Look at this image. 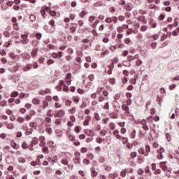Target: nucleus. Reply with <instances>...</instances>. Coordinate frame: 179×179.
Returning <instances> with one entry per match:
<instances>
[{
    "mask_svg": "<svg viewBox=\"0 0 179 179\" xmlns=\"http://www.w3.org/2000/svg\"><path fill=\"white\" fill-rule=\"evenodd\" d=\"M113 134L114 136H115L116 139L117 141H123L124 143H127V141H128V138L127 137H122L121 135H120V130L115 129L113 131Z\"/></svg>",
    "mask_w": 179,
    "mask_h": 179,
    "instance_id": "nucleus-1",
    "label": "nucleus"
},
{
    "mask_svg": "<svg viewBox=\"0 0 179 179\" xmlns=\"http://www.w3.org/2000/svg\"><path fill=\"white\" fill-rule=\"evenodd\" d=\"M29 34H24L21 35V43L24 45L29 44Z\"/></svg>",
    "mask_w": 179,
    "mask_h": 179,
    "instance_id": "nucleus-2",
    "label": "nucleus"
},
{
    "mask_svg": "<svg viewBox=\"0 0 179 179\" xmlns=\"http://www.w3.org/2000/svg\"><path fill=\"white\" fill-rule=\"evenodd\" d=\"M164 152V148H163L162 147H160L159 149L158 150H157V157L159 160H162L163 159V153Z\"/></svg>",
    "mask_w": 179,
    "mask_h": 179,
    "instance_id": "nucleus-3",
    "label": "nucleus"
},
{
    "mask_svg": "<svg viewBox=\"0 0 179 179\" xmlns=\"http://www.w3.org/2000/svg\"><path fill=\"white\" fill-rule=\"evenodd\" d=\"M57 118H62L63 117H65V110H59L57 113L55 114V117Z\"/></svg>",
    "mask_w": 179,
    "mask_h": 179,
    "instance_id": "nucleus-4",
    "label": "nucleus"
},
{
    "mask_svg": "<svg viewBox=\"0 0 179 179\" xmlns=\"http://www.w3.org/2000/svg\"><path fill=\"white\" fill-rule=\"evenodd\" d=\"M31 68H33V65L27 64L25 66L22 68V71H24V72H28V71H30Z\"/></svg>",
    "mask_w": 179,
    "mask_h": 179,
    "instance_id": "nucleus-5",
    "label": "nucleus"
},
{
    "mask_svg": "<svg viewBox=\"0 0 179 179\" xmlns=\"http://www.w3.org/2000/svg\"><path fill=\"white\" fill-rule=\"evenodd\" d=\"M90 121H92V117L88 115V116L85 117V120L83 122V124L85 126L89 125Z\"/></svg>",
    "mask_w": 179,
    "mask_h": 179,
    "instance_id": "nucleus-6",
    "label": "nucleus"
},
{
    "mask_svg": "<svg viewBox=\"0 0 179 179\" xmlns=\"http://www.w3.org/2000/svg\"><path fill=\"white\" fill-rule=\"evenodd\" d=\"M72 76V74H71V73H69L67 74V76L66 78V85H71V82H72V80H71V77Z\"/></svg>",
    "mask_w": 179,
    "mask_h": 179,
    "instance_id": "nucleus-7",
    "label": "nucleus"
},
{
    "mask_svg": "<svg viewBox=\"0 0 179 179\" xmlns=\"http://www.w3.org/2000/svg\"><path fill=\"white\" fill-rule=\"evenodd\" d=\"M66 136L69 141H71V142H75V141H76V138H75V136L71 134L70 133H67Z\"/></svg>",
    "mask_w": 179,
    "mask_h": 179,
    "instance_id": "nucleus-8",
    "label": "nucleus"
},
{
    "mask_svg": "<svg viewBox=\"0 0 179 179\" xmlns=\"http://www.w3.org/2000/svg\"><path fill=\"white\" fill-rule=\"evenodd\" d=\"M22 58H24V59H26L27 61H30V58H31V56L29 53H23L22 55Z\"/></svg>",
    "mask_w": 179,
    "mask_h": 179,
    "instance_id": "nucleus-9",
    "label": "nucleus"
},
{
    "mask_svg": "<svg viewBox=\"0 0 179 179\" xmlns=\"http://www.w3.org/2000/svg\"><path fill=\"white\" fill-rule=\"evenodd\" d=\"M160 169H162L163 171H167V166H166V162L160 163Z\"/></svg>",
    "mask_w": 179,
    "mask_h": 179,
    "instance_id": "nucleus-10",
    "label": "nucleus"
},
{
    "mask_svg": "<svg viewBox=\"0 0 179 179\" xmlns=\"http://www.w3.org/2000/svg\"><path fill=\"white\" fill-rule=\"evenodd\" d=\"M46 115L48 117H55V114H54V110H48L46 113Z\"/></svg>",
    "mask_w": 179,
    "mask_h": 179,
    "instance_id": "nucleus-11",
    "label": "nucleus"
},
{
    "mask_svg": "<svg viewBox=\"0 0 179 179\" xmlns=\"http://www.w3.org/2000/svg\"><path fill=\"white\" fill-rule=\"evenodd\" d=\"M10 145L13 148V149H15V150H17V149H19V148H20L19 144L15 143V141H11Z\"/></svg>",
    "mask_w": 179,
    "mask_h": 179,
    "instance_id": "nucleus-12",
    "label": "nucleus"
},
{
    "mask_svg": "<svg viewBox=\"0 0 179 179\" xmlns=\"http://www.w3.org/2000/svg\"><path fill=\"white\" fill-rule=\"evenodd\" d=\"M108 75H111L113 73V69H114V63H112L109 66H108Z\"/></svg>",
    "mask_w": 179,
    "mask_h": 179,
    "instance_id": "nucleus-13",
    "label": "nucleus"
},
{
    "mask_svg": "<svg viewBox=\"0 0 179 179\" xmlns=\"http://www.w3.org/2000/svg\"><path fill=\"white\" fill-rule=\"evenodd\" d=\"M138 152L141 155H143L145 156H149V153L146 152V151L145 150V149L143 148H140L138 150Z\"/></svg>",
    "mask_w": 179,
    "mask_h": 179,
    "instance_id": "nucleus-14",
    "label": "nucleus"
},
{
    "mask_svg": "<svg viewBox=\"0 0 179 179\" xmlns=\"http://www.w3.org/2000/svg\"><path fill=\"white\" fill-rule=\"evenodd\" d=\"M110 118H113V120H117L118 118V114L115 113H111L109 114Z\"/></svg>",
    "mask_w": 179,
    "mask_h": 179,
    "instance_id": "nucleus-15",
    "label": "nucleus"
},
{
    "mask_svg": "<svg viewBox=\"0 0 179 179\" xmlns=\"http://www.w3.org/2000/svg\"><path fill=\"white\" fill-rule=\"evenodd\" d=\"M62 164H64V166H67V167H69V162L67 159H63L61 161Z\"/></svg>",
    "mask_w": 179,
    "mask_h": 179,
    "instance_id": "nucleus-16",
    "label": "nucleus"
},
{
    "mask_svg": "<svg viewBox=\"0 0 179 179\" xmlns=\"http://www.w3.org/2000/svg\"><path fill=\"white\" fill-rule=\"evenodd\" d=\"M38 52V49L32 50V52H31L32 58H36V57H37Z\"/></svg>",
    "mask_w": 179,
    "mask_h": 179,
    "instance_id": "nucleus-17",
    "label": "nucleus"
},
{
    "mask_svg": "<svg viewBox=\"0 0 179 179\" xmlns=\"http://www.w3.org/2000/svg\"><path fill=\"white\" fill-rule=\"evenodd\" d=\"M117 38L116 39V41H117V43H121V38H122L124 37V34H118L117 35Z\"/></svg>",
    "mask_w": 179,
    "mask_h": 179,
    "instance_id": "nucleus-18",
    "label": "nucleus"
},
{
    "mask_svg": "<svg viewBox=\"0 0 179 179\" xmlns=\"http://www.w3.org/2000/svg\"><path fill=\"white\" fill-rule=\"evenodd\" d=\"M32 103L33 104L38 106V104H40V99L38 98H34L32 99Z\"/></svg>",
    "mask_w": 179,
    "mask_h": 179,
    "instance_id": "nucleus-19",
    "label": "nucleus"
},
{
    "mask_svg": "<svg viewBox=\"0 0 179 179\" xmlns=\"http://www.w3.org/2000/svg\"><path fill=\"white\" fill-rule=\"evenodd\" d=\"M74 162L76 164H80L82 162V160L80 159V157H76V158H74Z\"/></svg>",
    "mask_w": 179,
    "mask_h": 179,
    "instance_id": "nucleus-20",
    "label": "nucleus"
},
{
    "mask_svg": "<svg viewBox=\"0 0 179 179\" xmlns=\"http://www.w3.org/2000/svg\"><path fill=\"white\" fill-rule=\"evenodd\" d=\"M45 122H47L48 127H51V122H52L51 118H50V117H45Z\"/></svg>",
    "mask_w": 179,
    "mask_h": 179,
    "instance_id": "nucleus-21",
    "label": "nucleus"
},
{
    "mask_svg": "<svg viewBox=\"0 0 179 179\" xmlns=\"http://www.w3.org/2000/svg\"><path fill=\"white\" fill-rule=\"evenodd\" d=\"M68 113H69V114H75V113H76V108L73 107L72 108H71L68 110Z\"/></svg>",
    "mask_w": 179,
    "mask_h": 179,
    "instance_id": "nucleus-22",
    "label": "nucleus"
},
{
    "mask_svg": "<svg viewBox=\"0 0 179 179\" xmlns=\"http://www.w3.org/2000/svg\"><path fill=\"white\" fill-rule=\"evenodd\" d=\"M117 177H118V173L115 172L113 173H111L110 175H109V178H117Z\"/></svg>",
    "mask_w": 179,
    "mask_h": 179,
    "instance_id": "nucleus-23",
    "label": "nucleus"
},
{
    "mask_svg": "<svg viewBox=\"0 0 179 179\" xmlns=\"http://www.w3.org/2000/svg\"><path fill=\"white\" fill-rule=\"evenodd\" d=\"M99 23H100V21L99 20H96L92 24L93 29H96L97 24H99Z\"/></svg>",
    "mask_w": 179,
    "mask_h": 179,
    "instance_id": "nucleus-24",
    "label": "nucleus"
},
{
    "mask_svg": "<svg viewBox=\"0 0 179 179\" xmlns=\"http://www.w3.org/2000/svg\"><path fill=\"white\" fill-rule=\"evenodd\" d=\"M73 101H74V103H76V104H78V103H79L80 101V98L78 96H75L73 97Z\"/></svg>",
    "mask_w": 179,
    "mask_h": 179,
    "instance_id": "nucleus-25",
    "label": "nucleus"
},
{
    "mask_svg": "<svg viewBox=\"0 0 179 179\" xmlns=\"http://www.w3.org/2000/svg\"><path fill=\"white\" fill-rule=\"evenodd\" d=\"M31 44L33 47H38V44H40V42H38V41L34 40L31 41Z\"/></svg>",
    "mask_w": 179,
    "mask_h": 179,
    "instance_id": "nucleus-26",
    "label": "nucleus"
},
{
    "mask_svg": "<svg viewBox=\"0 0 179 179\" xmlns=\"http://www.w3.org/2000/svg\"><path fill=\"white\" fill-rule=\"evenodd\" d=\"M38 143V138L37 137H34L33 140L31 141V144L32 145H37Z\"/></svg>",
    "mask_w": 179,
    "mask_h": 179,
    "instance_id": "nucleus-27",
    "label": "nucleus"
},
{
    "mask_svg": "<svg viewBox=\"0 0 179 179\" xmlns=\"http://www.w3.org/2000/svg\"><path fill=\"white\" fill-rule=\"evenodd\" d=\"M142 64H143V62H142V59H138V60L136 61V66H141L142 65Z\"/></svg>",
    "mask_w": 179,
    "mask_h": 179,
    "instance_id": "nucleus-28",
    "label": "nucleus"
},
{
    "mask_svg": "<svg viewBox=\"0 0 179 179\" xmlns=\"http://www.w3.org/2000/svg\"><path fill=\"white\" fill-rule=\"evenodd\" d=\"M109 127H110L111 131H114V129H115V123H114V122L110 123Z\"/></svg>",
    "mask_w": 179,
    "mask_h": 179,
    "instance_id": "nucleus-29",
    "label": "nucleus"
},
{
    "mask_svg": "<svg viewBox=\"0 0 179 179\" xmlns=\"http://www.w3.org/2000/svg\"><path fill=\"white\" fill-rule=\"evenodd\" d=\"M54 145H55L54 141H48V145L49 146V148H54L55 147Z\"/></svg>",
    "mask_w": 179,
    "mask_h": 179,
    "instance_id": "nucleus-30",
    "label": "nucleus"
},
{
    "mask_svg": "<svg viewBox=\"0 0 179 179\" xmlns=\"http://www.w3.org/2000/svg\"><path fill=\"white\" fill-rule=\"evenodd\" d=\"M10 96L11 97H17V96H19V92L14 91L11 93Z\"/></svg>",
    "mask_w": 179,
    "mask_h": 179,
    "instance_id": "nucleus-31",
    "label": "nucleus"
},
{
    "mask_svg": "<svg viewBox=\"0 0 179 179\" xmlns=\"http://www.w3.org/2000/svg\"><path fill=\"white\" fill-rule=\"evenodd\" d=\"M43 152L45 153L46 155H48L50 153V150L48 147H45L43 148Z\"/></svg>",
    "mask_w": 179,
    "mask_h": 179,
    "instance_id": "nucleus-32",
    "label": "nucleus"
},
{
    "mask_svg": "<svg viewBox=\"0 0 179 179\" xmlns=\"http://www.w3.org/2000/svg\"><path fill=\"white\" fill-rule=\"evenodd\" d=\"M26 119H24V117H19L17 119V121L18 122H20V123H23L24 121H25Z\"/></svg>",
    "mask_w": 179,
    "mask_h": 179,
    "instance_id": "nucleus-33",
    "label": "nucleus"
},
{
    "mask_svg": "<svg viewBox=\"0 0 179 179\" xmlns=\"http://www.w3.org/2000/svg\"><path fill=\"white\" fill-rule=\"evenodd\" d=\"M122 108L124 110V111H129V107H128V106L126 104L122 105Z\"/></svg>",
    "mask_w": 179,
    "mask_h": 179,
    "instance_id": "nucleus-34",
    "label": "nucleus"
},
{
    "mask_svg": "<svg viewBox=\"0 0 179 179\" xmlns=\"http://www.w3.org/2000/svg\"><path fill=\"white\" fill-rule=\"evenodd\" d=\"M126 148H127V149H132V148H134V145H132V144L128 143V141H127Z\"/></svg>",
    "mask_w": 179,
    "mask_h": 179,
    "instance_id": "nucleus-35",
    "label": "nucleus"
},
{
    "mask_svg": "<svg viewBox=\"0 0 179 179\" xmlns=\"http://www.w3.org/2000/svg\"><path fill=\"white\" fill-rule=\"evenodd\" d=\"M139 20H142L143 23H144L145 24L148 23V20H146V18H145V16L140 17Z\"/></svg>",
    "mask_w": 179,
    "mask_h": 179,
    "instance_id": "nucleus-36",
    "label": "nucleus"
},
{
    "mask_svg": "<svg viewBox=\"0 0 179 179\" xmlns=\"http://www.w3.org/2000/svg\"><path fill=\"white\" fill-rule=\"evenodd\" d=\"M87 132H89V136H93L94 135V129L87 130Z\"/></svg>",
    "mask_w": 179,
    "mask_h": 179,
    "instance_id": "nucleus-37",
    "label": "nucleus"
},
{
    "mask_svg": "<svg viewBox=\"0 0 179 179\" xmlns=\"http://www.w3.org/2000/svg\"><path fill=\"white\" fill-rule=\"evenodd\" d=\"M46 132L49 134V135L52 134V129L51 127L46 128Z\"/></svg>",
    "mask_w": 179,
    "mask_h": 179,
    "instance_id": "nucleus-38",
    "label": "nucleus"
},
{
    "mask_svg": "<svg viewBox=\"0 0 179 179\" xmlns=\"http://www.w3.org/2000/svg\"><path fill=\"white\" fill-rule=\"evenodd\" d=\"M65 104L67 107H70V106L72 104V101L69 100V99H67L66 101H65Z\"/></svg>",
    "mask_w": 179,
    "mask_h": 179,
    "instance_id": "nucleus-39",
    "label": "nucleus"
},
{
    "mask_svg": "<svg viewBox=\"0 0 179 179\" xmlns=\"http://www.w3.org/2000/svg\"><path fill=\"white\" fill-rule=\"evenodd\" d=\"M22 149H29V145L26 142L22 143Z\"/></svg>",
    "mask_w": 179,
    "mask_h": 179,
    "instance_id": "nucleus-40",
    "label": "nucleus"
},
{
    "mask_svg": "<svg viewBox=\"0 0 179 179\" xmlns=\"http://www.w3.org/2000/svg\"><path fill=\"white\" fill-rule=\"evenodd\" d=\"M120 176H122V177H126L127 176V169L122 171L120 173Z\"/></svg>",
    "mask_w": 179,
    "mask_h": 179,
    "instance_id": "nucleus-41",
    "label": "nucleus"
},
{
    "mask_svg": "<svg viewBox=\"0 0 179 179\" xmlns=\"http://www.w3.org/2000/svg\"><path fill=\"white\" fill-rule=\"evenodd\" d=\"M29 19H30L31 22H36V15H31L29 16Z\"/></svg>",
    "mask_w": 179,
    "mask_h": 179,
    "instance_id": "nucleus-42",
    "label": "nucleus"
},
{
    "mask_svg": "<svg viewBox=\"0 0 179 179\" xmlns=\"http://www.w3.org/2000/svg\"><path fill=\"white\" fill-rule=\"evenodd\" d=\"M120 133L122 134V135H125L127 134V129L122 127L120 129Z\"/></svg>",
    "mask_w": 179,
    "mask_h": 179,
    "instance_id": "nucleus-43",
    "label": "nucleus"
},
{
    "mask_svg": "<svg viewBox=\"0 0 179 179\" xmlns=\"http://www.w3.org/2000/svg\"><path fill=\"white\" fill-rule=\"evenodd\" d=\"M149 152H150V145H145V153H148L149 155Z\"/></svg>",
    "mask_w": 179,
    "mask_h": 179,
    "instance_id": "nucleus-44",
    "label": "nucleus"
},
{
    "mask_svg": "<svg viewBox=\"0 0 179 179\" xmlns=\"http://www.w3.org/2000/svg\"><path fill=\"white\" fill-rule=\"evenodd\" d=\"M152 148H154V149H159V143L154 142L152 143Z\"/></svg>",
    "mask_w": 179,
    "mask_h": 179,
    "instance_id": "nucleus-45",
    "label": "nucleus"
},
{
    "mask_svg": "<svg viewBox=\"0 0 179 179\" xmlns=\"http://www.w3.org/2000/svg\"><path fill=\"white\" fill-rule=\"evenodd\" d=\"M42 36L41 33H37L36 34V38H37V40H41Z\"/></svg>",
    "mask_w": 179,
    "mask_h": 179,
    "instance_id": "nucleus-46",
    "label": "nucleus"
},
{
    "mask_svg": "<svg viewBox=\"0 0 179 179\" xmlns=\"http://www.w3.org/2000/svg\"><path fill=\"white\" fill-rule=\"evenodd\" d=\"M104 110H109L110 108V103L108 102L106 103L103 106Z\"/></svg>",
    "mask_w": 179,
    "mask_h": 179,
    "instance_id": "nucleus-47",
    "label": "nucleus"
},
{
    "mask_svg": "<svg viewBox=\"0 0 179 179\" xmlns=\"http://www.w3.org/2000/svg\"><path fill=\"white\" fill-rule=\"evenodd\" d=\"M86 15H87V13H86L85 11H81L80 13V17H85V16H86Z\"/></svg>",
    "mask_w": 179,
    "mask_h": 179,
    "instance_id": "nucleus-48",
    "label": "nucleus"
},
{
    "mask_svg": "<svg viewBox=\"0 0 179 179\" xmlns=\"http://www.w3.org/2000/svg\"><path fill=\"white\" fill-rule=\"evenodd\" d=\"M18 162H19V163H26V159H24L23 157H20L18 159Z\"/></svg>",
    "mask_w": 179,
    "mask_h": 179,
    "instance_id": "nucleus-49",
    "label": "nucleus"
},
{
    "mask_svg": "<svg viewBox=\"0 0 179 179\" xmlns=\"http://www.w3.org/2000/svg\"><path fill=\"white\" fill-rule=\"evenodd\" d=\"M120 97H121V94H116L115 95V101H117V100H120Z\"/></svg>",
    "mask_w": 179,
    "mask_h": 179,
    "instance_id": "nucleus-50",
    "label": "nucleus"
},
{
    "mask_svg": "<svg viewBox=\"0 0 179 179\" xmlns=\"http://www.w3.org/2000/svg\"><path fill=\"white\" fill-rule=\"evenodd\" d=\"M6 104H8V102H6V101H1L0 102V106L1 107H5V106H6Z\"/></svg>",
    "mask_w": 179,
    "mask_h": 179,
    "instance_id": "nucleus-51",
    "label": "nucleus"
},
{
    "mask_svg": "<svg viewBox=\"0 0 179 179\" xmlns=\"http://www.w3.org/2000/svg\"><path fill=\"white\" fill-rule=\"evenodd\" d=\"M130 156L133 159H135V157H136V156H138V153H136V152H133L131 153Z\"/></svg>",
    "mask_w": 179,
    "mask_h": 179,
    "instance_id": "nucleus-52",
    "label": "nucleus"
},
{
    "mask_svg": "<svg viewBox=\"0 0 179 179\" xmlns=\"http://www.w3.org/2000/svg\"><path fill=\"white\" fill-rule=\"evenodd\" d=\"M94 20H95V17L93 15L90 16L88 19L89 22H90L91 23H93V22H94Z\"/></svg>",
    "mask_w": 179,
    "mask_h": 179,
    "instance_id": "nucleus-53",
    "label": "nucleus"
},
{
    "mask_svg": "<svg viewBox=\"0 0 179 179\" xmlns=\"http://www.w3.org/2000/svg\"><path fill=\"white\" fill-rule=\"evenodd\" d=\"M159 37H160V35H159V34H156L152 36V38H153V40H157Z\"/></svg>",
    "mask_w": 179,
    "mask_h": 179,
    "instance_id": "nucleus-54",
    "label": "nucleus"
},
{
    "mask_svg": "<svg viewBox=\"0 0 179 179\" xmlns=\"http://www.w3.org/2000/svg\"><path fill=\"white\" fill-rule=\"evenodd\" d=\"M101 136H106L107 135V130L103 129L101 132Z\"/></svg>",
    "mask_w": 179,
    "mask_h": 179,
    "instance_id": "nucleus-55",
    "label": "nucleus"
},
{
    "mask_svg": "<svg viewBox=\"0 0 179 179\" xmlns=\"http://www.w3.org/2000/svg\"><path fill=\"white\" fill-rule=\"evenodd\" d=\"M108 121H110V118L109 117H105L103 120V124H108Z\"/></svg>",
    "mask_w": 179,
    "mask_h": 179,
    "instance_id": "nucleus-56",
    "label": "nucleus"
},
{
    "mask_svg": "<svg viewBox=\"0 0 179 179\" xmlns=\"http://www.w3.org/2000/svg\"><path fill=\"white\" fill-rule=\"evenodd\" d=\"M118 125L121 128H124V127H125V122H118Z\"/></svg>",
    "mask_w": 179,
    "mask_h": 179,
    "instance_id": "nucleus-57",
    "label": "nucleus"
},
{
    "mask_svg": "<svg viewBox=\"0 0 179 179\" xmlns=\"http://www.w3.org/2000/svg\"><path fill=\"white\" fill-rule=\"evenodd\" d=\"M122 64L124 66H131V62H124Z\"/></svg>",
    "mask_w": 179,
    "mask_h": 179,
    "instance_id": "nucleus-58",
    "label": "nucleus"
},
{
    "mask_svg": "<svg viewBox=\"0 0 179 179\" xmlns=\"http://www.w3.org/2000/svg\"><path fill=\"white\" fill-rule=\"evenodd\" d=\"M43 108H45L48 107V101H43Z\"/></svg>",
    "mask_w": 179,
    "mask_h": 179,
    "instance_id": "nucleus-59",
    "label": "nucleus"
},
{
    "mask_svg": "<svg viewBox=\"0 0 179 179\" xmlns=\"http://www.w3.org/2000/svg\"><path fill=\"white\" fill-rule=\"evenodd\" d=\"M38 141H40L41 142H44V141H45V137L44 136H41L38 138Z\"/></svg>",
    "mask_w": 179,
    "mask_h": 179,
    "instance_id": "nucleus-60",
    "label": "nucleus"
},
{
    "mask_svg": "<svg viewBox=\"0 0 179 179\" xmlns=\"http://www.w3.org/2000/svg\"><path fill=\"white\" fill-rule=\"evenodd\" d=\"M109 82L110 85H114L115 83V78H110Z\"/></svg>",
    "mask_w": 179,
    "mask_h": 179,
    "instance_id": "nucleus-61",
    "label": "nucleus"
},
{
    "mask_svg": "<svg viewBox=\"0 0 179 179\" xmlns=\"http://www.w3.org/2000/svg\"><path fill=\"white\" fill-rule=\"evenodd\" d=\"M166 138L168 141V142H170V141H171V136H170L169 134H166Z\"/></svg>",
    "mask_w": 179,
    "mask_h": 179,
    "instance_id": "nucleus-62",
    "label": "nucleus"
},
{
    "mask_svg": "<svg viewBox=\"0 0 179 179\" xmlns=\"http://www.w3.org/2000/svg\"><path fill=\"white\" fill-rule=\"evenodd\" d=\"M54 60L49 59L47 62L48 65H52V64H54Z\"/></svg>",
    "mask_w": 179,
    "mask_h": 179,
    "instance_id": "nucleus-63",
    "label": "nucleus"
},
{
    "mask_svg": "<svg viewBox=\"0 0 179 179\" xmlns=\"http://www.w3.org/2000/svg\"><path fill=\"white\" fill-rule=\"evenodd\" d=\"M0 54L1 55H2V57H5V55H6V51H5L4 50H0Z\"/></svg>",
    "mask_w": 179,
    "mask_h": 179,
    "instance_id": "nucleus-64",
    "label": "nucleus"
}]
</instances>
